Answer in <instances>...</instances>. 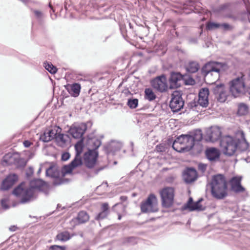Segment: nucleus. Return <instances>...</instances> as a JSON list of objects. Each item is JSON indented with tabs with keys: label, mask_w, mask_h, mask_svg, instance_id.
I'll use <instances>...</instances> for the list:
<instances>
[{
	"label": "nucleus",
	"mask_w": 250,
	"mask_h": 250,
	"mask_svg": "<svg viewBox=\"0 0 250 250\" xmlns=\"http://www.w3.org/2000/svg\"><path fill=\"white\" fill-rule=\"evenodd\" d=\"M193 136V138L194 139V141H200L202 138V135L201 130H196L194 135H191Z\"/></svg>",
	"instance_id": "obj_38"
},
{
	"label": "nucleus",
	"mask_w": 250,
	"mask_h": 250,
	"mask_svg": "<svg viewBox=\"0 0 250 250\" xmlns=\"http://www.w3.org/2000/svg\"><path fill=\"white\" fill-rule=\"evenodd\" d=\"M86 127L85 124H81L79 125H74L69 129V132L74 138H80L84 134Z\"/></svg>",
	"instance_id": "obj_16"
},
{
	"label": "nucleus",
	"mask_w": 250,
	"mask_h": 250,
	"mask_svg": "<svg viewBox=\"0 0 250 250\" xmlns=\"http://www.w3.org/2000/svg\"><path fill=\"white\" fill-rule=\"evenodd\" d=\"M56 134L57 131L55 129L46 130L41 135L40 139L44 142H48L55 138Z\"/></svg>",
	"instance_id": "obj_21"
},
{
	"label": "nucleus",
	"mask_w": 250,
	"mask_h": 250,
	"mask_svg": "<svg viewBox=\"0 0 250 250\" xmlns=\"http://www.w3.org/2000/svg\"><path fill=\"white\" fill-rule=\"evenodd\" d=\"M24 146L27 147L31 145V143L28 141H25L23 143Z\"/></svg>",
	"instance_id": "obj_48"
},
{
	"label": "nucleus",
	"mask_w": 250,
	"mask_h": 250,
	"mask_svg": "<svg viewBox=\"0 0 250 250\" xmlns=\"http://www.w3.org/2000/svg\"><path fill=\"white\" fill-rule=\"evenodd\" d=\"M138 104V100L137 99H130L127 102V105L130 108H135Z\"/></svg>",
	"instance_id": "obj_34"
},
{
	"label": "nucleus",
	"mask_w": 250,
	"mask_h": 250,
	"mask_svg": "<svg viewBox=\"0 0 250 250\" xmlns=\"http://www.w3.org/2000/svg\"><path fill=\"white\" fill-rule=\"evenodd\" d=\"M197 176V172L195 169L188 168L184 173L183 178L186 183H189L194 181Z\"/></svg>",
	"instance_id": "obj_20"
},
{
	"label": "nucleus",
	"mask_w": 250,
	"mask_h": 250,
	"mask_svg": "<svg viewBox=\"0 0 250 250\" xmlns=\"http://www.w3.org/2000/svg\"><path fill=\"white\" fill-rule=\"evenodd\" d=\"M216 98L220 102H224L227 99V95H216Z\"/></svg>",
	"instance_id": "obj_40"
},
{
	"label": "nucleus",
	"mask_w": 250,
	"mask_h": 250,
	"mask_svg": "<svg viewBox=\"0 0 250 250\" xmlns=\"http://www.w3.org/2000/svg\"><path fill=\"white\" fill-rule=\"evenodd\" d=\"M33 173V169L32 167H30L28 168L26 171V175L28 177H30Z\"/></svg>",
	"instance_id": "obj_45"
},
{
	"label": "nucleus",
	"mask_w": 250,
	"mask_h": 250,
	"mask_svg": "<svg viewBox=\"0 0 250 250\" xmlns=\"http://www.w3.org/2000/svg\"><path fill=\"white\" fill-rule=\"evenodd\" d=\"M74 97H76L78 95H73Z\"/></svg>",
	"instance_id": "obj_57"
},
{
	"label": "nucleus",
	"mask_w": 250,
	"mask_h": 250,
	"mask_svg": "<svg viewBox=\"0 0 250 250\" xmlns=\"http://www.w3.org/2000/svg\"><path fill=\"white\" fill-rule=\"evenodd\" d=\"M183 83V75L180 73L173 72L169 80V88L175 89L180 87Z\"/></svg>",
	"instance_id": "obj_15"
},
{
	"label": "nucleus",
	"mask_w": 250,
	"mask_h": 250,
	"mask_svg": "<svg viewBox=\"0 0 250 250\" xmlns=\"http://www.w3.org/2000/svg\"><path fill=\"white\" fill-rule=\"evenodd\" d=\"M145 99L151 101L155 99L156 95H145Z\"/></svg>",
	"instance_id": "obj_44"
},
{
	"label": "nucleus",
	"mask_w": 250,
	"mask_h": 250,
	"mask_svg": "<svg viewBox=\"0 0 250 250\" xmlns=\"http://www.w3.org/2000/svg\"><path fill=\"white\" fill-rule=\"evenodd\" d=\"M89 215L85 211H82L79 213L76 220L78 224L84 223L89 220Z\"/></svg>",
	"instance_id": "obj_27"
},
{
	"label": "nucleus",
	"mask_w": 250,
	"mask_h": 250,
	"mask_svg": "<svg viewBox=\"0 0 250 250\" xmlns=\"http://www.w3.org/2000/svg\"><path fill=\"white\" fill-rule=\"evenodd\" d=\"M16 227H15V226H13V227H11L10 228H9V229L11 230V231H14L16 230Z\"/></svg>",
	"instance_id": "obj_51"
},
{
	"label": "nucleus",
	"mask_w": 250,
	"mask_h": 250,
	"mask_svg": "<svg viewBox=\"0 0 250 250\" xmlns=\"http://www.w3.org/2000/svg\"><path fill=\"white\" fill-rule=\"evenodd\" d=\"M222 67L221 63L215 62L206 64L202 69L205 82L210 84L214 83L219 79V73Z\"/></svg>",
	"instance_id": "obj_4"
},
{
	"label": "nucleus",
	"mask_w": 250,
	"mask_h": 250,
	"mask_svg": "<svg viewBox=\"0 0 250 250\" xmlns=\"http://www.w3.org/2000/svg\"><path fill=\"white\" fill-rule=\"evenodd\" d=\"M82 164L81 156L76 154L75 158L71 163L69 165L65 166L62 168L61 176L64 177L66 174L71 173L74 168L81 166Z\"/></svg>",
	"instance_id": "obj_10"
},
{
	"label": "nucleus",
	"mask_w": 250,
	"mask_h": 250,
	"mask_svg": "<svg viewBox=\"0 0 250 250\" xmlns=\"http://www.w3.org/2000/svg\"><path fill=\"white\" fill-rule=\"evenodd\" d=\"M70 157V154L68 152H64L62 155V160L65 161L68 160Z\"/></svg>",
	"instance_id": "obj_42"
},
{
	"label": "nucleus",
	"mask_w": 250,
	"mask_h": 250,
	"mask_svg": "<svg viewBox=\"0 0 250 250\" xmlns=\"http://www.w3.org/2000/svg\"><path fill=\"white\" fill-rule=\"evenodd\" d=\"M221 133V129L219 127L211 126L206 131V134L208 138L207 140L212 142H215L220 139Z\"/></svg>",
	"instance_id": "obj_14"
},
{
	"label": "nucleus",
	"mask_w": 250,
	"mask_h": 250,
	"mask_svg": "<svg viewBox=\"0 0 250 250\" xmlns=\"http://www.w3.org/2000/svg\"><path fill=\"white\" fill-rule=\"evenodd\" d=\"M75 148L76 150V154H78V155L81 156L83 150L82 143L80 142L78 143L75 146Z\"/></svg>",
	"instance_id": "obj_39"
},
{
	"label": "nucleus",
	"mask_w": 250,
	"mask_h": 250,
	"mask_svg": "<svg viewBox=\"0 0 250 250\" xmlns=\"http://www.w3.org/2000/svg\"><path fill=\"white\" fill-rule=\"evenodd\" d=\"M210 87H204L200 89L198 94H209Z\"/></svg>",
	"instance_id": "obj_43"
},
{
	"label": "nucleus",
	"mask_w": 250,
	"mask_h": 250,
	"mask_svg": "<svg viewBox=\"0 0 250 250\" xmlns=\"http://www.w3.org/2000/svg\"><path fill=\"white\" fill-rule=\"evenodd\" d=\"M225 86L223 84H218L215 86L213 85H210V92L214 94H223L224 91Z\"/></svg>",
	"instance_id": "obj_25"
},
{
	"label": "nucleus",
	"mask_w": 250,
	"mask_h": 250,
	"mask_svg": "<svg viewBox=\"0 0 250 250\" xmlns=\"http://www.w3.org/2000/svg\"><path fill=\"white\" fill-rule=\"evenodd\" d=\"M208 95H198V100L197 102L193 101L188 103V108L190 112L198 113L200 109V106L207 107L208 104Z\"/></svg>",
	"instance_id": "obj_8"
},
{
	"label": "nucleus",
	"mask_w": 250,
	"mask_h": 250,
	"mask_svg": "<svg viewBox=\"0 0 250 250\" xmlns=\"http://www.w3.org/2000/svg\"><path fill=\"white\" fill-rule=\"evenodd\" d=\"M203 200L202 199H199L196 202H193L192 198H189L185 208L189 209L190 211L193 210H203L204 208L200 205V202Z\"/></svg>",
	"instance_id": "obj_19"
},
{
	"label": "nucleus",
	"mask_w": 250,
	"mask_h": 250,
	"mask_svg": "<svg viewBox=\"0 0 250 250\" xmlns=\"http://www.w3.org/2000/svg\"><path fill=\"white\" fill-rule=\"evenodd\" d=\"M121 147L122 144L119 142L113 141L110 144V147L111 148H114V151L120 149Z\"/></svg>",
	"instance_id": "obj_37"
},
{
	"label": "nucleus",
	"mask_w": 250,
	"mask_h": 250,
	"mask_svg": "<svg viewBox=\"0 0 250 250\" xmlns=\"http://www.w3.org/2000/svg\"><path fill=\"white\" fill-rule=\"evenodd\" d=\"M46 175L52 178H57L60 176V172L55 166H50L46 170Z\"/></svg>",
	"instance_id": "obj_24"
},
{
	"label": "nucleus",
	"mask_w": 250,
	"mask_h": 250,
	"mask_svg": "<svg viewBox=\"0 0 250 250\" xmlns=\"http://www.w3.org/2000/svg\"><path fill=\"white\" fill-rule=\"evenodd\" d=\"M122 93H123V94H128L129 93H130V92L128 91V90L127 89H125L122 92Z\"/></svg>",
	"instance_id": "obj_50"
},
{
	"label": "nucleus",
	"mask_w": 250,
	"mask_h": 250,
	"mask_svg": "<svg viewBox=\"0 0 250 250\" xmlns=\"http://www.w3.org/2000/svg\"><path fill=\"white\" fill-rule=\"evenodd\" d=\"M199 68V64L195 62H189L186 66V70L190 73H195Z\"/></svg>",
	"instance_id": "obj_26"
},
{
	"label": "nucleus",
	"mask_w": 250,
	"mask_h": 250,
	"mask_svg": "<svg viewBox=\"0 0 250 250\" xmlns=\"http://www.w3.org/2000/svg\"><path fill=\"white\" fill-rule=\"evenodd\" d=\"M145 94H153V91L151 88H148L145 89Z\"/></svg>",
	"instance_id": "obj_47"
},
{
	"label": "nucleus",
	"mask_w": 250,
	"mask_h": 250,
	"mask_svg": "<svg viewBox=\"0 0 250 250\" xmlns=\"http://www.w3.org/2000/svg\"><path fill=\"white\" fill-rule=\"evenodd\" d=\"M3 161L5 164L10 165L13 163L14 158L12 157V155L11 153H8L6 154L3 158Z\"/></svg>",
	"instance_id": "obj_33"
},
{
	"label": "nucleus",
	"mask_w": 250,
	"mask_h": 250,
	"mask_svg": "<svg viewBox=\"0 0 250 250\" xmlns=\"http://www.w3.org/2000/svg\"><path fill=\"white\" fill-rule=\"evenodd\" d=\"M121 215H119V216H118L119 219H121Z\"/></svg>",
	"instance_id": "obj_56"
},
{
	"label": "nucleus",
	"mask_w": 250,
	"mask_h": 250,
	"mask_svg": "<svg viewBox=\"0 0 250 250\" xmlns=\"http://www.w3.org/2000/svg\"><path fill=\"white\" fill-rule=\"evenodd\" d=\"M57 180H58L56 179L55 180V181L54 182V184L55 185H60V184H61L62 183V181H61V182H57Z\"/></svg>",
	"instance_id": "obj_49"
},
{
	"label": "nucleus",
	"mask_w": 250,
	"mask_h": 250,
	"mask_svg": "<svg viewBox=\"0 0 250 250\" xmlns=\"http://www.w3.org/2000/svg\"><path fill=\"white\" fill-rule=\"evenodd\" d=\"M71 90L74 94H79L81 89V85L79 83H75L70 86Z\"/></svg>",
	"instance_id": "obj_36"
},
{
	"label": "nucleus",
	"mask_w": 250,
	"mask_h": 250,
	"mask_svg": "<svg viewBox=\"0 0 250 250\" xmlns=\"http://www.w3.org/2000/svg\"><path fill=\"white\" fill-rule=\"evenodd\" d=\"M210 186L211 194L215 198L222 199L227 195V182L223 175L213 176Z\"/></svg>",
	"instance_id": "obj_3"
},
{
	"label": "nucleus",
	"mask_w": 250,
	"mask_h": 250,
	"mask_svg": "<svg viewBox=\"0 0 250 250\" xmlns=\"http://www.w3.org/2000/svg\"><path fill=\"white\" fill-rule=\"evenodd\" d=\"M4 201L3 200H2L1 201V205H2V206L3 207H4Z\"/></svg>",
	"instance_id": "obj_53"
},
{
	"label": "nucleus",
	"mask_w": 250,
	"mask_h": 250,
	"mask_svg": "<svg viewBox=\"0 0 250 250\" xmlns=\"http://www.w3.org/2000/svg\"><path fill=\"white\" fill-rule=\"evenodd\" d=\"M102 211L99 213L95 219L97 220L104 219L105 218L108 214V205L107 203H104L102 205Z\"/></svg>",
	"instance_id": "obj_23"
},
{
	"label": "nucleus",
	"mask_w": 250,
	"mask_h": 250,
	"mask_svg": "<svg viewBox=\"0 0 250 250\" xmlns=\"http://www.w3.org/2000/svg\"><path fill=\"white\" fill-rule=\"evenodd\" d=\"M98 153L96 149L89 150L84 155V162L85 166L89 167H93L96 162Z\"/></svg>",
	"instance_id": "obj_12"
},
{
	"label": "nucleus",
	"mask_w": 250,
	"mask_h": 250,
	"mask_svg": "<svg viewBox=\"0 0 250 250\" xmlns=\"http://www.w3.org/2000/svg\"><path fill=\"white\" fill-rule=\"evenodd\" d=\"M220 147L222 152L228 156H232L234 154L240 146L243 148L242 150H245L247 148L248 145L246 142H240L239 140L230 136L223 137L220 141Z\"/></svg>",
	"instance_id": "obj_2"
},
{
	"label": "nucleus",
	"mask_w": 250,
	"mask_h": 250,
	"mask_svg": "<svg viewBox=\"0 0 250 250\" xmlns=\"http://www.w3.org/2000/svg\"><path fill=\"white\" fill-rule=\"evenodd\" d=\"M249 112L248 106L243 103L240 104L238 105L237 114L239 116H244L247 114Z\"/></svg>",
	"instance_id": "obj_29"
},
{
	"label": "nucleus",
	"mask_w": 250,
	"mask_h": 250,
	"mask_svg": "<svg viewBox=\"0 0 250 250\" xmlns=\"http://www.w3.org/2000/svg\"><path fill=\"white\" fill-rule=\"evenodd\" d=\"M194 145V139L192 135H182L174 141L172 147L178 152L188 151L193 147Z\"/></svg>",
	"instance_id": "obj_5"
},
{
	"label": "nucleus",
	"mask_w": 250,
	"mask_h": 250,
	"mask_svg": "<svg viewBox=\"0 0 250 250\" xmlns=\"http://www.w3.org/2000/svg\"><path fill=\"white\" fill-rule=\"evenodd\" d=\"M43 66L46 70L51 74H55L57 71V68L51 62H45L43 63Z\"/></svg>",
	"instance_id": "obj_31"
},
{
	"label": "nucleus",
	"mask_w": 250,
	"mask_h": 250,
	"mask_svg": "<svg viewBox=\"0 0 250 250\" xmlns=\"http://www.w3.org/2000/svg\"><path fill=\"white\" fill-rule=\"evenodd\" d=\"M183 83L186 85H193L195 84V81L190 77L183 76Z\"/></svg>",
	"instance_id": "obj_35"
},
{
	"label": "nucleus",
	"mask_w": 250,
	"mask_h": 250,
	"mask_svg": "<svg viewBox=\"0 0 250 250\" xmlns=\"http://www.w3.org/2000/svg\"><path fill=\"white\" fill-rule=\"evenodd\" d=\"M45 185V183L41 179L32 180L30 183L29 187L23 188L21 184L13 191V194L21 198V202L25 203L33 200L36 197V192Z\"/></svg>",
	"instance_id": "obj_1"
},
{
	"label": "nucleus",
	"mask_w": 250,
	"mask_h": 250,
	"mask_svg": "<svg viewBox=\"0 0 250 250\" xmlns=\"http://www.w3.org/2000/svg\"><path fill=\"white\" fill-rule=\"evenodd\" d=\"M162 206L165 208L170 207L173 203L174 189L170 187L163 188L160 192Z\"/></svg>",
	"instance_id": "obj_7"
},
{
	"label": "nucleus",
	"mask_w": 250,
	"mask_h": 250,
	"mask_svg": "<svg viewBox=\"0 0 250 250\" xmlns=\"http://www.w3.org/2000/svg\"><path fill=\"white\" fill-rule=\"evenodd\" d=\"M41 170H42V167H40V168L38 170V173H40L41 172Z\"/></svg>",
	"instance_id": "obj_54"
},
{
	"label": "nucleus",
	"mask_w": 250,
	"mask_h": 250,
	"mask_svg": "<svg viewBox=\"0 0 250 250\" xmlns=\"http://www.w3.org/2000/svg\"><path fill=\"white\" fill-rule=\"evenodd\" d=\"M206 154L208 159L211 161L218 159L220 154L219 150L213 147L208 149L206 151Z\"/></svg>",
	"instance_id": "obj_22"
},
{
	"label": "nucleus",
	"mask_w": 250,
	"mask_h": 250,
	"mask_svg": "<svg viewBox=\"0 0 250 250\" xmlns=\"http://www.w3.org/2000/svg\"><path fill=\"white\" fill-rule=\"evenodd\" d=\"M57 141L59 142H61L62 144H65L68 139V136L63 134H57L55 137Z\"/></svg>",
	"instance_id": "obj_32"
},
{
	"label": "nucleus",
	"mask_w": 250,
	"mask_h": 250,
	"mask_svg": "<svg viewBox=\"0 0 250 250\" xmlns=\"http://www.w3.org/2000/svg\"><path fill=\"white\" fill-rule=\"evenodd\" d=\"M166 77L164 76L158 77L151 81L152 86L160 92L166 91L168 87Z\"/></svg>",
	"instance_id": "obj_11"
},
{
	"label": "nucleus",
	"mask_w": 250,
	"mask_h": 250,
	"mask_svg": "<svg viewBox=\"0 0 250 250\" xmlns=\"http://www.w3.org/2000/svg\"><path fill=\"white\" fill-rule=\"evenodd\" d=\"M233 95L234 96V98H236V96H235V95Z\"/></svg>",
	"instance_id": "obj_58"
},
{
	"label": "nucleus",
	"mask_w": 250,
	"mask_h": 250,
	"mask_svg": "<svg viewBox=\"0 0 250 250\" xmlns=\"http://www.w3.org/2000/svg\"><path fill=\"white\" fill-rule=\"evenodd\" d=\"M98 145H97V147H98L99 146L100 144L99 142H98Z\"/></svg>",
	"instance_id": "obj_55"
},
{
	"label": "nucleus",
	"mask_w": 250,
	"mask_h": 250,
	"mask_svg": "<svg viewBox=\"0 0 250 250\" xmlns=\"http://www.w3.org/2000/svg\"><path fill=\"white\" fill-rule=\"evenodd\" d=\"M121 199L123 201H125L126 200V197L125 196H122L121 197Z\"/></svg>",
	"instance_id": "obj_52"
},
{
	"label": "nucleus",
	"mask_w": 250,
	"mask_h": 250,
	"mask_svg": "<svg viewBox=\"0 0 250 250\" xmlns=\"http://www.w3.org/2000/svg\"><path fill=\"white\" fill-rule=\"evenodd\" d=\"M18 177L16 174L9 175L3 180L1 185V188L3 190H7L14 185Z\"/></svg>",
	"instance_id": "obj_18"
},
{
	"label": "nucleus",
	"mask_w": 250,
	"mask_h": 250,
	"mask_svg": "<svg viewBox=\"0 0 250 250\" xmlns=\"http://www.w3.org/2000/svg\"><path fill=\"white\" fill-rule=\"evenodd\" d=\"M65 247L63 246H59L58 245L52 246L50 248L49 250H65Z\"/></svg>",
	"instance_id": "obj_41"
},
{
	"label": "nucleus",
	"mask_w": 250,
	"mask_h": 250,
	"mask_svg": "<svg viewBox=\"0 0 250 250\" xmlns=\"http://www.w3.org/2000/svg\"><path fill=\"white\" fill-rule=\"evenodd\" d=\"M173 95L170 102L169 106L173 112H178L183 107L184 102L181 96V95Z\"/></svg>",
	"instance_id": "obj_13"
},
{
	"label": "nucleus",
	"mask_w": 250,
	"mask_h": 250,
	"mask_svg": "<svg viewBox=\"0 0 250 250\" xmlns=\"http://www.w3.org/2000/svg\"><path fill=\"white\" fill-rule=\"evenodd\" d=\"M71 237L69 232L64 231L59 232L56 236V239L61 241H66Z\"/></svg>",
	"instance_id": "obj_28"
},
{
	"label": "nucleus",
	"mask_w": 250,
	"mask_h": 250,
	"mask_svg": "<svg viewBox=\"0 0 250 250\" xmlns=\"http://www.w3.org/2000/svg\"><path fill=\"white\" fill-rule=\"evenodd\" d=\"M229 25L227 24H220L214 22H210L207 25V29L209 30H212L221 27H223L225 29L228 28Z\"/></svg>",
	"instance_id": "obj_30"
},
{
	"label": "nucleus",
	"mask_w": 250,
	"mask_h": 250,
	"mask_svg": "<svg viewBox=\"0 0 250 250\" xmlns=\"http://www.w3.org/2000/svg\"><path fill=\"white\" fill-rule=\"evenodd\" d=\"M34 14L38 18H41L42 16V13L41 12L37 10L34 11Z\"/></svg>",
	"instance_id": "obj_46"
},
{
	"label": "nucleus",
	"mask_w": 250,
	"mask_h": 250,
	"mask_svg": "<svg viewBox=\"0 0 250 250\" xmlns=\"http://www.w3.org/2000/svg\"><path fill=\"white\" fill-rule=\"evenodd\" d=\"M229 88L231 94H241L245 92L246 87L243 77L231 81L229 83Z\"/></svg>",
	"instance_id": "obj_9"
},
{
	"label": "nucleus",
	"mask_w": 250,
	"mask_h": 250,
	"mask_svg": "<svg viewBox=\"0 0 250 250\" xmlns=\"http://www.w3.org/2000/svg\"><path fill=\"white\" fill-rule=\"evenodd\" d=\"M141 210L143 212H154L158 211V202L154 194H150L147 200L143 202L141 205Z\"/></svg>",
	"instance_id": "obj_6"
},
{
	"label": "nucleus",
	"mask_w": 250,
	"mask_h": 250,
	"mask_svg": "<svg viewBox=\"0 0 250 250\" xmlns=\"http://www.w3.org/2000/svg\"><path fill=\"white\" fill-rule=\"evenodd\" d=\"M248 11L250 13V10L249 9H248Z\"/></svg>",
	"instance_id": "obj_59"
},
{
	"label": "nucleus",
	"mask_w": 250,
	"mask_h": 250,
	"mask_svg": "<svg viewBox=\"0 0 250 250\" xmlns=\"http://www.w3.org/2000/svg\"><path fill=\"white\" fill-rule=\"evenodd\" d=\"M241 177L235 176L231 179L230 183L232 189L236 192H241L245 188L241 185Z\"/></svg>",
	"instance_id": "obj_17"
}]
</instances>
